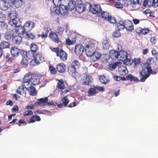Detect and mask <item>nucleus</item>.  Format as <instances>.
<instances>
[{"mask_svg":"<svg viewBox=\"0 0 158 158\" xmlns=\"http://www.w3.org/2000/svg\"><path fill=\"white\" fill-rule=\"evenodd\" d=\"M142 69L139 73V76L141 78L140 81L141 82H144L152 73V70L149 64L148 63L143 64Z\"/></svg>","mask_w":158,"mask_h":158,"instance_id":"nucleus-1","label":"nucleus"},{"mask_svg":"<svg viewBox=\"0 0 158 158\" xmlns=\"http://www.w3.org/2000/svg\"><path fill=\"white\" fill-rule=\"evenodd\" d=\"M52 51L56 53L57 57L59 58L61 61H65L67 60L68 54L63 49H60L58 47L51 48Z\"/></svg>","mask_w":158,"mask_h":158,"instance_id":"nucleus-2","label":"nucleus"},{"mask_svg":"<svg viewBox=\"0 0 158 158\" xmlns=\"http://www.w3.org/2000/svg\"><path fill=\"white\" fill-rule=\"evenodd\" d=\"M32 55L35 62L37 65L44 61V58L43 55L40 52L33 53Z\"/></svg>","mask_w":158,"mask_h":158,"instance_id":"nucleus-3","label":"nucleus"},{"mask_svg":"<svg viewBox=\"0 0 158 158\" xmlns=\"http://www.w3.org/2000/svg\"><path fill=\"white\" fill-rule=\"evenodd\" d=\"M86 54L87 56L91 55L92 53L96 52V48L95 44L92 43H89L86 45L85 47Z\"/></svg>","mask_w":158,"mask_h":158,"instance_id":"nucleus-4","label":"nucleus"},{"mask_svg":"<svg viewBox=\"0 0 158 158\" xmlns=\"http://www.w3.org/2000/svg\"><path fill=\"white\" fill-rule=\"evenodd\" d=\"M30 79L31 85L35 86L40 83L39 79L35 75L31 73H27Z\"/></svg>","mask_w":158,"mask_h":158,"instance_id":"nucleus-5","label":"nucleus"},{"mask_svg":"<svg viewBox=\"0 0 158 158\" xmlns=\"http://www.w3.org/2000/svg\"><path fill=\"white\" fill-rule=\"evenodd\" d=\"M59 6V9H56L55 10L54 12L57 14H60L62 15H67L68 11L67 7L63 4H61Z\"/></svg>","mask_w":158,"mask_h":158,"instance_id":"nucleus-6","label":"nucleus"},{"mask_svg":"<svg viewBox=\"0 0 158 158\" xmlns=\"http://www.w3.org/2000/svg\"><path fill=\"white\" fill-rule=\"evenodd\" d=\"M23 38L20 35L13 34L12 39V42L15 44H20L22 42Z\"/></svg>","mask_w":158,"mask_h":158,"instance_id":"nucleus-7","label":"nucleus"},{"mask_svg":"<svg viewBox=\"0 0 158 158\" xmlns=\"http://www.w3.org/2000/svg\"><path fill=\"white\" fill-rule=\"evenodd\" d=\"M90 10L93 14H98L102 11L101 7L99 4L90 5Z\"/></svg>","mask_w":158,"mask_h":158,"instance_id":"nucleus-8","label":"nucleus"},{"mask_svg":"<svg viewBox=\"0 0 158 158\" xmlns=\"http://www.w3.org/2000/svg\"><path fill=\"white\" fill-rule=\"evenodd\" d=\"M149 31L148 28H142L137 27L135 29V32L139 35H146Z\"/></svg>","mask_w":158,"mask_h":158,"instance_id":"nucleus-9","label":"nucleus"},{"mask_svg":"<svg viewBox=\"0 0 158 158\" xmlns=\"http://www.w3.org/2000/svg\"><path fill=\"white\" fill-rule=\"evenodd\" d=\"M57 71L60 73H64L66 70V66L65 64L63 63H60L58 64L56 66Z\"/></svg>","mask_w":158,"mask_h":158,"instance_id":"nucleus-10","label":"nucleus"},{"mask_svg":"<svg viewBox=\"0 0 158 158\" xmlns=\"http://www.w3.org/2000/svg\"><path fill=\"white\" fill-rule=\"evenodd\" d=\"M84 48L81 45H76L75 47V52L78 56L81 55L84 52Z\"/></svg>","mask_w":158,"mask_h":158,"instance_id":"nucleus-11","label":"nucleus"},{"mask_svg":"<svg viewBox=\"0 0 158 158\" xmlns=\"http://www.w3.org/2000/svg\"><path fill=\"white\" fill-rule=\"evenodd\" d=\"M125 27L127 30L131 32L134 29V25L132 22L129 20L125 21Z\"/></svg>","mask_w":158,"mask_h":158,"instance_id":"nucleus-12","label":"nucleus"},{"mask_svg":"<svg viewBox=\"0 0 158 158\" xmlns=\"http://www.w3.org/2000/svg\"><path fill=\"white\" fill-rule=\"evenodd\" d=\"M30 83V78L27 73L23 78V83L22 85L26 89V88H29L31 86H30L31 85Z\"/></svg>","mask_w":158,"mask_h":158,"instance_id":"nucleus-13","label":"nucleus"},{"mask_svg":"<svg viewBox=\"0 0 158 158\" xmlns=\"http://www.w3.org/2000/svg\"><path fill=\"white\" fill-rule=\"evenodd\" d=\"M101 54L98 51H96L92 53L91 55L89 56L91 60L95 62L98 60L101 57Z\"/></svg>","mask_w":158,"mask_h":158,"instance_id":"nucleus-14","label":"nucleus"},{"mask_svg":"<svg viewBox=\"0 0 158 158\" xmlns=\"http://www.w3.org/2000/svg\"><path fill=\"white\" fill-rule=\"evenodd\" d=\"M24 26L27 32H29L34 27L35 23L33 22L28 21L25 23Z\"/></svg>","mask_w":158,"mask_h":158,"instance_id":"nucleus-15","label":"nucleus"},{"mask_svg":"<svg viewBox=\"0 0 158 158\" xmlns=\"http://www.w3.org/2000/svg\"><path fill=\"white\" fill-rule=\"evenodd\" d=\"M48 37L51 40L56 43H58L59 42L57 35L53 31H52L49 33Z\"/></svg>","mask_w":158,"mask_h":158,"instance_id":"nucleus-16","label":"nucleus"},{"mask_svg":"<svg viewBox=\"0 0 158 158\" xmlns=\"http://www.w3.org/2000/svg\"><path fill=\"white\" fill-rule=\"evenodd\" d=\"M120 56L119 52L117 50H113L110 52V57L113 60H117Z\"/></svg>","mask_w":158,"mask_h":158,"instance_id":"nucleus-17","label":"nucleus"},{"mask_svg":"<svg viewBox=\"0 0 158 158\" xmlns=\"http://www.w3.org/2000/svg\"><path fill=\"white\" fill-rule=\"evenodd\" d=\"M15 31L17 34H19V35L23 34L27 32L25 30L24 26L23 27L19 25L15 27Z\"/></svg>","mask_w":158,"mask_h":158,"instance_id":"nucleus-18","label":"nucleus"},{"mask_svg":"<svg viewBox=\"0 0 158 158\" xmlns=\"http://www.w3.org/2000/svg\"><path fill=\"white\" fill-rule=\"evenodd\" d=\"M48 100V98L47 97L39 99L38 102L35 103V105L36 106L40 105L43 106H45L46 104L47 105Z\"/></svg>","mask_w":158,"mask_h":158,"instance_id":"nucleus-19","label":"nucleus"},{"mask_svg":"<svg viewBox=\"0 0 158 158\" xmlns=\"http://www.w3.org/2000/svg\"><path fill=\"white\" fill-rule=\"evenodd\" d=\"M20 50L15 47H12L10 48L11 55L14 57L18 56L19 55Z\"/></svg>","mask_w":158,"mask_h":158,"instance_id":"nucleus-20","label":"nucleus"},{"mask_svg":"<svg viewBox=\"0 0 158 158\" xmlns=\"http://www.w3.org/2000/svg\"><path fill=\"white\" fill-rule=\"evenodd\" d=\"M118 71L119 74L122 76H125L128 73L126 67L124 65H122L119 67Z\"/></svg>","mask_w":158,"mask_h":158,"instance_id":"nucleus-21","label":"nucleus"},{"mask_svg":"<svg viewBox=\"0 0 158 158\" xmlns=\"http://www.w3.org/2000/svg\"><path fill=\"white\" fill-rule=\"evenodd\" d=\"M39 50V47L37 44L35 43H32L31 44L30 50L32 54L33 53H37V52Z\"/></svg>","mask_w":158,"mask_h":158,"instance_id":"nucleus-22","label":"nucleus"},{"mask_svg":"<svg viewBox=\"0 0 158 158\" xmlns=\"http://www.w3.org/2000/svg\"><path fill=\"white\" fill-rule=\"evenodd\" d=\"M3 4L2 6V10H6L10 8L11 6V1L8 0H3Z\"/></svg>","mask_w":158,"mask_h":158,"instance_id":"nucleus-23","label":"nucleus"},{"mask_svg":"<svg viewBox=\"0 0 158 158\" xmlns=\"http://www.w3.org/2000/svg\"><path fill=\"white\" fill-rule=\"evenodd\" d=\"M85 6L84 4H78L76 7V10L78 13H81L85 10Z\"/></svg>","mask_w":158,"mask_h":158,"instance_id":"nucleus-24","label":"nucleus"},{"mask_svg":"<svg viewBox=\"0 0 158 158\" xmlns=\"http://www.w3.org/2000/svg\"><path fill=\"white\" fill-rule=\"evenodd\" d=\"M143 0H129L130 4L133 7H134L137 5H141L143 3Z\"/></svg>","mask_w":158,"mask_h":158,"instance_id":"nucleus-25","label":"nucleus"},{"mask_svg":"<svg viewBox=\"0 0 158 158\" xmlns=\"http://www.w3.org/2000/svg\"><path fill=\"white\" fill-rule=\"evenodd\" d=\"M68 72L69 74L72 76L76 75V74L77 73V69L71 65L69 66Z\"/></svg>","mask_w":158,"mask_h":158,"instance_id":"nucleus-26","label":"nucleus"},{"mask_svg":"<svg viewBox=\"0 0 158 158\" xmlns=\"http://www.w3.org/2000/svg\"><path fill=\"white\" fill-rule=\"evenodd\" d=\"M26 90L29 91L30 94L31 96H35L36 94L35 88L31 86L29 88H26Z\"/></svg>","mask_w":158,"mask_h":158,"instance_id":"nucleus-27","label":"nucleus"},{"mask_svg":"<svg viewBox=\"0 0 158 158\" xmlns=\"http://www.w3.org/2000/svg\"><path fill=\"white\" fill-rule=\"evenodd\" d=\"M23 0H11V4L15 7L19 8L21 6Z\"/></svg>","mask_w":158,"mask_h":158,"instance_id":"nucleus-28","label":"nucleus"},{"mask_svg":"<svg viewBox=\"0 0 158 158\" xmlns=\"http://www.w3.org/2000/svg\"><path fill=\"white\" fill-rule=\"evenodd\" d=\"M41 120V118L39 116L37 115H34L30 118V120L28 122V123H34L35 121H39Z\"/></svg>","mask_w":158,"mask_h":158,"instance_id":"nucleus-29","label":"nucleus"},{"mask_svg":"<svg viewBox=\"0 0 158 158\" xmlns=\"http://www.w3.org/2000/svg\"><path fill=\"white\" fill-rule=\"evenodd\" d=\"M28 57V56L24 57L21 61V64L24 67H27L29 64Z\"/></svg>","mask_w":158,"mask_h":158,"instance_id":"nucleus-30","label":"nucleus"},{"mask_svg":"<svg viewBox=\"0 0 158 158\" xmlns=\"http://www.w3.org/2000/svg\"><path fill=\"white\" fill-rule=\"evenodd\" d=\"M100 14V16H101L102 18H103L106 20L109 19V17L110 15L108 13L104 11L101 12Z\"/></svg>","mask_w":158,"mask_h":158,"instance_id":"nucleus-31","label":"nucleus"},{"mask_svg":"<svg viewBox=\"0 0 158 158\" xmlns=\"http://www.w3.org/2000/svg\"><path fill=\"white\" fill-rule=\"evenodd\" d=\"M124 23L125 21L124 22L122 20L119 21V22L117 24V27L118 30L120 31L125 28Z\"/></svg>","mask_w":158,"mask_h":158,"instance_id":"nucleus-32","label":"nucleus"},{"mask_svg":"<svg viewBox=\"0 0 158 158\" xmlns=\"http://www.w3.org/2000/svg\"><path fill=\"white\" fill-rule=\"evenodd\" d=\"M120 60L121 61H123V60L126 59L128 57L127 52L124 50H122L121 51V53L120 54Z\"/></svg>","mask_w":158,"mask_h":158,"instance_id":"nucleus-33","label":"nucleus"},{"mask_svg":"<svg viewBox=\"0 0 158 158\" xmlns=\"http://www.w3.org/2000/svg\"><path fill=\"white\" fill-rule=\"evenodd\" d=\"M10 47V44L8 42L3 41L0 44V48L2 49L9 48Z\"/></svg>","mask_w":158,"mask_h":158,"instance_id":"nucleus-34","label":"nucleus"},{"mask_svg":"<svg viewBox=\"0 0 158 158\" xmlns=\"http://www.w3.org/2000/svg\"><path fill=\"white\" fill-rule=\"evenodd\" d=\"M57 87L61 90H63L65 89V86L64 84V81L63 80L59 81L57 83Z\"/></svg>","mask_w":158,"mask_h":158,"instance_id":"nucleus-35","label":"nucleus"},{"mask_svg":"<svg viewBox=\"0 0 158 158\" xmlns=\"http://www.w3.org/2000/svg\"><path fill=\"white\" fill-rule=\"evenodd\" d=\"M91 77L89 75H86L85 78L84 80L83 84L85 85H89L91 82Z\"/></svg>","mask_w":158,"mask_h":158,"instance_id":"nucleus-36","label":"nucleus"},{"mask_svg":"<svg viewBox=\"0 0 158 158\" xmlns=\"http://www.w3.org/2000/svg\"><path fill=\"white\" fill-rule=\"evenodd\" d=\"M123 64L126 65H131L133 63V60H131V57L127 58L126 59L123 60Z\"/></svg>","mask_w":158,"mask_h":158,"instance_id":"nucleus-37","label":"nucleus"},{"mask_svg":"<svg viewBox=\"0 0 158 158\" xmlns=\"http://www.w3.org/2000/svg\"><path fill=\"white\" fill-rule=\"evenodd\" d=\"M71 66L77 70L79 68L80 64L77 60H75L72 62Z\"/></svg>","mask_w":158,"mask_h":158,"instance_id":"nucleus-38","label":"nucleus"},{"mask_svg":"<svg viewBox=\"0 0 158 158\" xmlns=\"http://www.w3.org/2000/svg\"><path fill=\"white\" fill-rule=\"evenodd\" d=\"M126 78L127 80H130L131 81H138L139 80L137 77L134 76H132V75L130 74L127 76Z\"/></svg>","mask_w":158,"mask_h":158,"instance_id":"nucleus-39","label":"nucleus"},{"mask_svg":"<svg viewBox=\"0 0 158 158\" xmlns=\"http://www.w3.org/2000/svg\"><path fill=\"white\" fill-rule=\"evenodd\" d=\"M99 80L103 84H106L109 82V80L106 78V76L104 75L101 76L100 77Z\"/></svg>","mask_w":158,"mask_h":158,"instance_id":"nucleus-40","label":"nucleus"},{"mask_svg":"<svg viewBox=\"0 0 158 158\" xmlns=\"http://www.w3.org/2000/svg\"><path fill=\"white\" fill-rule=\"evenodd\" d=\"M17 19H18L17 18L11 19L9 22V24L12 26L16 27V26H18L17 25L18 21Z\"/></svg>","mask_w":158,"mask_h":158,"instance_id":"nucleus-41","label":"nucleus"},{"mask_svg":"<svg viewBox=\"0 0 158 158\" xmlns=\"http://www.w3.org/2000/svg\"><path fill=\"white\" fill-rule=\"evenodd\" d=\"M17 13L15 11H11L9 14V16L10 19H17Z\"/></svg>","mask_w":158,"mask_h":158,"instance_id":"nucleus-42","label":"nucleus"},{"mask_svg":"<svg viewBox=\"0 0 158 158\" xmlns=\"http://www.w3.org/2000/svg\"><path fill=\"white\" fill-rule=\"evenodd\" d=\"M88 96H93L95 95L96 93H97L96 90L95 88H90L88 91Z\"/></svg>","mask_w":158,"mask_h":158,"instance_id":"nucleus-43","label":"nucleus"},{"mask_svg":"<svg viewBox=\"0 0 158 158\" xmlns=\"http://www.w3.org/2000/svg\"><path fill=\"white\" fill-rule=\"evenodd\" d=\"M25 89V88L21 85L18 88L16 92L19 94L21 95L22 93H24Z\"/></svg>","mask_w":158,"mask_h":158,"instance_id":"nucleus-44","label":"nucleus"},{"mask_svg":"<svg viewBox=\"0 0 158 158\" xmlns=\"http://www.w3.org/2000/svg\"><path fill=\"white\" fill-rule=\"evenodd\" d=\"M10 54L9 53H7L4 57V58L6 60L7 62L9 63H11L13 60V57H10Z\"/></svg>","mask_w":158,"mask_h":158,"instance_id":"nucleus-45","label":"nucleus"},{"mask_svg":"<svg viewBox=\"0 0 158 158\" xmlns=\"http://www.w3.org/2000/svg\"><path fill=\"white\" fill-rule=\"evenodd\" d=\"M49 69L51 73L53 74H56L57 73V70L52 65H50L49 66Z\"/></svg>","mask_w":158,"mask_h":158,"instance_id":"nucleus-46","label":"nucleus"},{"mask_svg":"<svg viewBox=\"0 0 158 158\" xmlns=\"http://www.w3.org/2000/svg\"><path fill=\"white\" fill-rule=\"evenodd\" d=\"M110 45L109 42L107 40H104L102 43L103 48L104 49H108L110 47Z\"/></svg>","mask_w":158,"mask_h":158,"instance_id":"nucleus-47","label":"nucleus"},{"mask_svg":"<svg viewBox=\"0 0 158 158\" xmlns=\"http://www.w3.org/2000/svg\"><path fill=\"white\" fill-rule=\"evenodd\" d=\"M64 31V28L63 27H59L56 29V32L58 34L61 35L62 34Z\"/></svg>","mask_w":158,"mask_h":158,"instance_id":"nucleus-48","label":"nucleus"},{"mask_svg":"<svg viewBox=\"0 0 158 158\" xmlns=\"http://www.w3.org/2000/svg\"><path fill=\"white\" fill-rule=\"evenodd\" d=\"M108 19H107L106 20L112 23H114L117 22L116 20L115 19L114 17H113L110 15Z\"/></svg>","mask_w":158,"mask_h":158,"instance_id":"nucleus-49","label":"nucleus"},{"mask_svg":"<svg viewBox=\"0 0 158 158\" xmlns=\"http://www.w3.org/2000/svg\"><path fill=\"white\" fill-rule=\"evenodd\" d=\"M52 1L55 7H57L61 5V0H52Z\"/></svg>","mask_w":158,"mask_h":158,"instance_id":"nucleus-50","label":"nucleus"},{"mask_svg":"<svg viewBox=\"0 0 158 158\" xmlns=\"http://www.w3.org/2000/svg\"><path fill=\"white\" fill-rule=\"evenodd\" d=\"M157 39L155 36L152 37L150 39V42L151 44L153 45H155L156 43Z\"/></svg>","mask_w":158,"mask_h":158,"instance_id":"nucleus-51","label":"nucleus"},{"mask_svg":"<svg viewBox=\"0 0 158 158\" xmlns=\"http://www.w3.org/2000/svg\"><path fill=\"white\" fill-rule=\"evenodd\" d=\"M62 101L64 106H66L69 102V100L67 96L64 97L62 99Z\"/></svg>","mask_w":158,"mask_h":158,"instance_id":"nucleus-52","label":"nucleus"},{"mask_svg":"<svg viewBox=\"0 0 158 158\" xmlns=\"http://www.w3.org/2000/svg\"><path fill=\"white\" fill-rule=\"evenodd\" d=\"M26 36L25 37L29 38L31 39H34L35 38V36L33 34L30 33H28L27 32L25 33Z\"/></svg>","mask_w":158,"mask_h":158,"instance_id":"nucleus-53","label":"nucleus"},{"mask_svg":"<svg viewBox=\"0 0 158 158\" xmlns=\"http://www.w3.org/2000/svg\"><path fill=\"white\" fill-rule=\"evenodd\" d=\"M33 114L32 111L31 110H27L24 112L23 114L24 116L32 115Z\"/></svg>","mask_w":158,"mask_h":158,"instance_id":"nucleus-54","label":"nucleus"},{"mask_svg":"<svg viewBox=\"0 0 158 158\" xmlns=\"http://www.w3.org/2000/svg\"><path fill=\"white\" fill-rule=\"evenodd\" d=\"M65 42L66 44L68 45H73L75 43L74 41L71 40L69 38L66 39L65 40Z\"/></svg>","mask_w":158,"mask_h":158,"instance_id":"nucleus-55","label":"nucleus"},{"mask_svg":"<svg viewBox=\"0 0 158 158\" xmlns=\"http://www.w3.org/2000/svg\"><path fill=\"white\" fill-rule=\"evenodd\" d=\"M150 1L152 2V6L154 7L158 6V0H150Z\"/></svg>","mask_w":158,"mask_h":158,"instance_id":"nucleus-56","label":"nucleus"},{"mask_svg":"<svg viewBox=\"0 0 158 158\" xmlns=\"http://www.w3.org/2000/svg\"><path fill=\"white\" fill-rule=\"evenodd\" d=\"M118 30V31H115L113 34V37L117 38L121 36L120 32Z\"/></svg>","mask_w":158,"mask_h":158,"instance_id":"nucleus-57","label":"nucleus"},{"mask_svg":"<svg viewBox=\"0 0 158 158\" xmlns=\"http://www.w3.org/2000/svg\"><path fill=\"white\" fill-rule=\"evenodd\" d=\"M12 36L13 35H12L11 34L7 32L5 33V37L6 40H10L12 38Z\"/></svg>","mask_w":158,"mask_h":158,"instance_id":"nucleus-58","label":"nucleus"},{"mask_svg":"<svg viewBox=\"0 0 158 158\" xmlns=\"http://www.w3.org/2000/svg\"><path fill=\"white\" fill-rule=\"evenodd\" d=\"M94 87L96 89V90L97 89L99 91L103 92L104 91L103 87L97 85L95 87Z\"/></svg>","mask_w":158,"mask_h":158,"instance_id":"nucleus-59","label":"nucleus"},{"mask_svg":"<svg viewBox=\"0 0 158 158\" xmlns=\"http://www.w3.org/2000/svg\"><path fill=\"white\" fill-rule=\"evenodd\" d=\"M117 65V64L116 63L113 64H110L109 66V68L111 70H113L114 69Z\"/></svg>","mask_w":158,"mask_h":158,"instance_id":"nucleus-60","label":"nucleus"},{"mask_svg":"<svg viewBox=\"0 0 158 158\" xmlns=\"http://www.w3.org/2000/svg\"><path fill=\"white\" fill-rule=\"evenodd\" d=\"M133 63H134L135 65H137L139 64L140 62V58L136 59H134V60H133Z\"/></svg>","mask_w":158,"mask_h":158,"instance_id":"nucleus-61","label":"nucleus"},{"mask_svg":"<svg viewBox=\"0 0 158 158\" xmlns=\"http://www.w3.org/2000/svg\"><path fill=\"white\" fill-rule=\"evenodd\" d=\"M116 7L118 8H122L123 7V6L121 2H116L115 5Z\"/></svg>","mask_w":158,"mask_h":158,"instance_id":"nucleus-62","label":"nucleus"},{"mask_svg":"<svg viewBox=\"0 0 158 158\" xmlns=\"http://www.w3.org/2000/svg\"><path fill=\"white\" fill-rule=\"evenodd\" d=\"M19 53L21 54L23 57L28 56H27V52L25 51L20 50Z\"/></svg>","mask_w":158,"mask_h":158,"instance_id":"nucleus-63","label":"nucleus"},{"mask_svg":"<svg viewBox=\"0 0 158 158\" xmlns=\"http://www.w3.org/2000/svg\"><path fill=\"white\" fill-rule=\"evenodd\" d=\"M5 19V17L0 13V22H3Z\"/></svg>","mask_w":158,"mask_h":158,"instance_id":"nucleus-64","label":"nucleus"}]
</instances>
